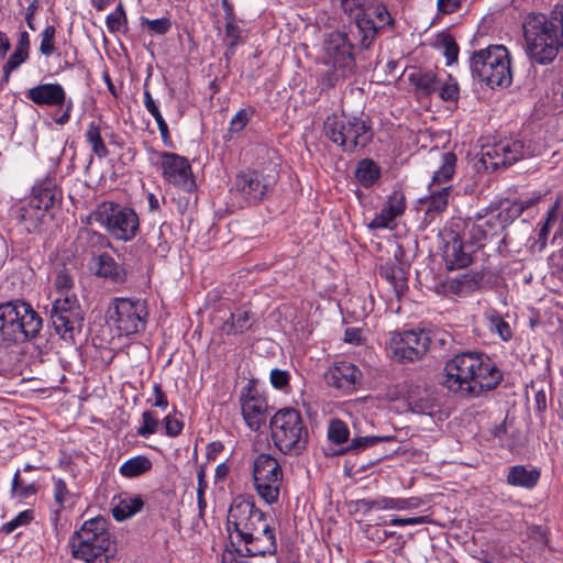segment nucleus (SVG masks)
Segmentation results:
<instances>
[{
	"instance_id": "f257e3e1",
	"label": "nucleus",
	"mask_w": 563,
	"mask_h": 563,
	"mask_svg": "<svg viewBox=\"0 0 563 563\" xmlns=\"http://www.w3.org/2000/svg\"><path fill=\"white\" fill-rule=\"evenodd\" d=\"M501 380V371L482 352L457 354L444 366L443 386L461 397H478L495 389Z\"/></svg>"
},
{
	"instance_id": "f03ea898",
	"label": "nucleus",
	"mask_w": 563,
	"mask_h": 563,
	"mask_svg": "<svg viewBox=\"0 0 563 563\" xmlns=\"http://www.w3.org/2000/svg\"><path fill=\"white\" fill-rule=\"evenodd\" d=\"M228 531L236 534V541L243 543L245 555L264 556L277 551L274 530L265 512L254 503L235 498L228 512Z\"/></svg>"
},
{
	"instance_id": "7ed1b4c3",
	"label": "nucleus",
	"mask_w": 563,
	"mask_h": 563,
	"mask_svg": "<svg viewBox=\"0 0 563 563\" xmlns=\"http://www.w3.org/2000/svg\"><path fill=\"white\" fill-rule=\"evenodd\" d=\"M43 319L21 299L0 302V349L8 350L38 338Z\"/></svg>"
},
{
	"instance_id": "20e7f679",
	"label": "nucleus",
	"mask_w": 563,
	"mask_h": 563,
	"mask_svg": "<svg viewBox=\"0 0 563 563\" xmlns=\"http://www.w3.org/2000/svg\"><path fill=\"white\" fill-rule=\"evenodd\" d=\"M366 2L367 0H341V5L345 13L353 16L349 25L351 36L362 49L368 51L383 32L394 27L395 21L385 4Z\"/></svg>"
},
{
	"instance_id": "39448f33",
	"label": "nucleus",
	"mask_w": 563,
	"mask_h": 563,
	"mask_svg": "<svg viewBox=\"0 0 563 563\" xmlns=\"http://www.w3.org/2000/svg\"><path fill=\"white\" fill-rule=\"evenodd\" d=\"M351 33L343 31H332L324 36L322 43V62L330 67L322 81L327 87H335L339 82L354 75L356 69V60L354 55L356 44L350 38Z\"/></svg>"
},
{
	"instance_id": "423d86ee",
	"label": "nucleus",
	"mask_w": 563,
	"mask_h": 563,
	"mask_svg": "<svg viewBox=\"0 0 563 563\" xmlns=\"http://www.w3.org/2000/svg\"><path fill=\"white\" fill-rule=\"evenodd\" d=\"M269 428L274 445L283 454L298 456L307 449L309 432L297 409L285 407L277 410L271 418Z\"/></svg>"
},
{
	"instance_id": "0eeeda50",
	"label": "nucleus",
	"mask_w": 563,
	"mask_h": 563,
	"mask_svg": "<svg viewBox=\"0 0 563 563\" xmlns=\"http://www.w3.org/2000/svg\"><path fill=\"white\" fill-rule=\"evenodd\" d=\"M62 200V191L51 176L32 187L31 195L18 210V219L27 233H41L49 210Z\"/></svg>"
},
{
	"instance_id": "6e6552de",
	"label": "nucleus",
	"mask_w": 563,
	"mask_h": 563,
	"mask_svg": "<svg viewBox=\"0 0 563 563\" xmlns=\"http://www.w3.org/2000/svg\"><path fill=\"white\" fill-rule=\"evenodd\" d=\"M324 135L344 152L364 148L374 133L368 118L356 115H328L323 122Z\"/></svg>"
},
{
	"instance_id": "1a4fd4ad",
	"label": "nucleus",
	"mask_w": 563,
	"mask_h": 563,
	"mask_svg": "<svg viewBox=\"0 0 563 563\" xmlns=\"http://www.w3.org/2000/svg\"><path fill=\"white\" fill-rule=\"evenodd\" d=\"M470 67L472 76L490 88H506L512 82L509 52L504 45H490L474 52Z\"/></svg>"
},
{
	"instance_id": "9d476101",
	"label": "nucleus",
	"mask_w": 563,
	"mask_h": 563,
	"mask_svg": "<svg viewBox=\"0 0 563 563\" xmlns=\"http://www.w3.org/2000/svg\"><path fill=\"white\" fill-rule=\"evenodd\" d=\"M112 543L108 521L103 517L86 520L69 538L73 558L86 563H93L99 556L107 554ZM106 561H109L108 555Z\"/></svg>"
},
{
	"instance_id": "9b49d317",
	"label": "nucleus",
	"mask_w": 563,
	"mask_h": 563,
	"mask_svg": "<svg viewBox=\"0 0 563 563\" xmlns=\"http://www.w3.org/2000/svg\"><path fill=\"white\" fill-rule=\"evenodd\" d=\"M527 52L531 60L545 65L558 55L562 42L544 14H530L523 23Z\"/></svg>"
},
{
	"instance_id": "f8f14e48",
	"label": "nucleus",
	"mask_w": 563,
	"mask_h": 563,
	"mask_svg": "<svg viewBox=\"0 0 563 563\" xmlns=\"http://www.w3.org/2000/svg\"><path fill=\"white\" fill-rule=\"evenodd\" d=\"M90 218L118 241H132L140 231L137 213L129 207L112 201L99 203Z\"/></svg>"
},
{
	"instance_id": "ddd939ff",
	"label": "nucleus",
	"mask_w": 563,
	"mask_h": 563,
	"mask_svg": "<svg viewBox=\"0 0 563 563\" xmlns=\"http://www.w3.org/2000/svg\"><path fill=\"white\" fill-rule=\"evenodd\" d=\"M253 481L258 496L267 504L278 501L283 485V468L276 457L268 453L258 454L253 462Z\"/></svg>"
},
{
	"instance_id": "4468645a",
	"label": "nucleus",
	"mask_w": 563,
	"mask_h": 563,
	"mask_svg": "<svg viewBox=\"0 0 563 563\" xmlns=\"http://www.w3.org/2000/svg\"><path fill=\"white\" fill-rule=\"evenodd\" d=\"M108 317L121 335H131L144 330L146 305L140 299L114 298L109 306Z\"/></svg>"
},
{
	"instance_id": "2eb2a0df",
	"label": "nucleus",
	"mask_w": 563,
	"mask_h": 563,
	"mask_svg": "<svg viewBox=\"0 0 563 563\" xmlns=\"http://www.w3.org/2000/svg\"><path fill=\"white\" fill-rule=\"evenodd\" d=\"M432 344L431 334L426 330H408L393 333L389 350L393 357L400 362H415L426 355Z\"/></svg>"
},
{
	"instance_id": "dca6fc26",
	"label": "nucleus",
	"mask_w": 563,
	"mask_h": 563,
	"mask_svg": "<svg viewBox=\"0 0 563 563\" xmlns=\"http://www.w3.org/2000/svg\"><path fill=\"white\" fill-rule=\"evenodd\" d=\"M51 320L55 331L64 339H73L80 332L84 323V311L75 296H65L54 300Z\"/></svg>"
},
{
	"instance_id": "f3484780",
	"label": "nucleus",
	"mask_w": 563,
	"mask_h": 563,
	"mask_svg": "<svg viewBox=\"0 0 563 563\" xmlns=\"http://www.w3.org/2000/svg\"><path fill=\"white\" fill-rule=\"evenodd\" d=\"M526 155L527 150L521 140H501L483 148L481 162L486 169L495 170L500 166H509Z\"/></svg>"
},
{
	"instance_id": "a211bd4d",
	"label": "nucleus",
	"mask_w": 563,
	"mask_h": 563,
	"mask_svg": "<svg viewBox=\"0 0 563 563\" xmlns=\"http://www.w3.org/2000/svg\"><path fill=\"white\" fill-rule=\"evenodd\" d=\"M159 166L165 180L174 186L180 187L187 192H192L196 188L191 166L189 161L181 155L162 152L159 154Z\"/></svg>"
},
{
	"instance_id": "6ab92c4d",
	"label": "nucleus",
	"mask_w": 563,
	"mask_h": 563,
	"mask_svg": "<svg viewBox=\"0 0 563 563\" xmlns=\"http://www.w3.org/2000/svg\"><path fill=\"white\" fill-rule=\"evenodd\" d=\"M275 183V177L264 176L257 170L242 172L236 175L232 190L250 202L261 201Z\"/></svg>"
},
{
	"instance_id": "aec40b11",
	"label": "nucleus",
	"mask_w": 563,
	"mask_h": 563,
	"mask_svg": "<svg viewBox=\"0 0 563 563\" xmlns=\"http://www.w3.org/2000/svg\"><path fill=\"white\" fill-rule=\"evenodd\" d=\"M240 402L243 418L251 430L258 431L265 426L267 401L251 384L242 389Z\"/></svg>"
},
{
	"instance_id": "412c9836",
	"label": "nucleus",
	"mask_w": 563,
	"mask_h": 563,
	"mask_svg": "<svg viewBox=\"0 0 563 563\" xmlns=\"http://www.w3.org/2000/svg\"><path fill=\"white\" fill-rule=\"evenodd\" d=\"M362 378V372L350 362H338L327 374V382L329 385L345 391L351 393L356 389Z\"/></svg>"
},
{
	"instance_id": "4be33fe9",
	"label": "nucleus",
	"mask_w": 563,
	"mask_h": 563,
	"mask_svg": "<svg viewBox=\"0 0 563 563\" xmlns=\"http://www.w3.org/2000/svg\"><path fill=\"white\" fill-rule=\"evenodd\" d=\"M26 97L38 106H63L66 92L59 84H41L26 91Z\"/></svg>"
},
{
	"instance_id": "5701e85b",
	"label": "nucleus",
	"mask_w": 563,
	"mask_h": 563,
	"mask_svg": "<svg viewBox=\"0 0 563 563\" xmlns=\"http://www.w3.org/2000/svg\"><path fill=\"white\" fill-rule=\"evenodd\" d=\"M433 156L437 166L429 184L440 186L450 185L449 183L452 180L456 172L457 157L455 153L451 151L441 152L435 150Z\"/></svg>"
},
{
	"instance_id": "b1692460",
	"label": "nucleus",
	"mask_w": 563,
	"mask_h": 563,
	"mask_svg": "<svg viewBox=\"0 0 563 563\" xmlns=\"http://www.w3.org/2000/svg\"><path fill=\"white\" fill-rule=\"evenodd\" d=\"M429 196L419 200L420 205L426 207V214H440L448 208L449 200L453 192L452 185H428Z\"/></svg>"
},
{
	"instance_id": "393cba45",
	"label": "nucleus",
	"mask_w": 563,
	"mask_h": 563,
	"mask_svg": "<svg viewBox=\"0 0 563 563\" xmlns=\"http://www.w3.org/2000/svg\"><path fill=\"white\" fill-rule=\"evenodd\" d=\"M406 208L405 195L401 191H394L386 205L382 208L380 213L377 214L369 223L371 229H384L389 225L391 221L400 216Z\"/></svg>"
},
{
	"instance_id": "a878e982",
	"label": "nucleus",
	"mask_w": 563,
	"mask_h": 563,
	"mask_svg": "<svg viewBox=\"0 0 563 563\" xmlns=\"http://www.w3.org/2000/svg\"><path fill=\"white\" fill-rule=\"evenodd\" d=\"M541 477L538 468H528L525 465H514L508 468L507 484L515 487L532 489L537 486Z\"/></svg>"
},
{
	"instance_id": "bb28decb",
	"label": "nucleus",
	"mask_w": 563,
	"mask_h": 563,
	"mask_svg": "<svg viewBox=\"0 0 563 563\" xmlns=\"http://www.w3.org/2000/svg\"><path fill=\"white\" fill-rule=\"evenodd\" d=\"M408 81L417 92L430 96L440 89L442 79L432 70L416 69L408 74Z\"/></svg>"
},
{
	"instance_id": "cd10ccee",
	"label": "nucleus",
	"mask_w": 563,
	"mask_h": 563,
	"mask_svg": "<svg viewBox=\"0 0 563 563\" xmlns=\"http://www.w3.org/2000/svg\"><path fill=\"white\" fill-rule=\"evenodd\" d=\"M379 273L393 286L397 296L408 289L407 271L401 263L387 262L380 266Z\"/></svg>"
},
{
	"instance_id": "c85d7f7f",
	"label": "nucleus",
	"mask_w": 563,
	"mask_h": 563,
	"mask_svg": "<svg viewBox=\"0 0 563 563\" xmlns=\"http://www.w3.org/2000/svg\"><path fill=\"white\" fill-rule=\"evenodd\" d=\"M444 260L449 269H457L471 263V255L464 251L461 238L454 234L444 249Z\"/></svg>"
},
{
	"instance_id": "c756f323",
	"label": "nucleus",
	"mask_w": 563,
	"mask_h": 563,
	"mask_svg": "<svg viewBox=\"0 0 563 563\" xmlns=\"http://www.w3.org/2000/svg\"><path fill=\"white\" fill-rule=\"evenodd\" d=\"M96 274L117 284H122L126 279L125 269L108 253L98 256Z\"/></svg>"
},
{
	"instance_id": "7c9ffc66",
	"label": "nucleus",
	"mask_w": 563,
	"mask_h": 563,
	"mask_svg": "<svg viewBox=\"0 0 563 563\" xmlns=\"http://www.w3.org/2000/svg\"><path fill=\"white\" fill-rule=\"evenodd\" d=\"M479 222L485 230V233L489 240L499 236L505 229L512 222L509 212L505 209L497 214H490L489 217H478Z\"/></svg>"
},
{
	"instance_id": "2f4dec72",
	"label": "nucleus",
	"mask_w": 563,
	"mask_h": 563,
	"mask_svg": "<svg viewBox=\"0 0 563 563\" xmlns=\"http://www.w3.org/2000/svg\"><path fill=\"white\" fill-rule=\"evenodd\" d=\"M253 321V314L249 310L238 309L235 312H231L230 319L223 323L222 330L228 335L243 333L252 327Z\"/></svg>"
},
{
	"instance_id": "473e14b6",
	"label": "nucleus",
	"mask_w": 563,
	"mask_h": 563,
	"mask_svg": "<svg viewBox=\"0 0 563 563\" xmlns=\"http://www.w3.org/2000/svg\"><path fill=\"white\" fill-rule=\"evenodd\" d=\"M144 501L141 496H124L112 509L115 520L123 521L142 510Z\"/></svg>"
},
{
	"instance_id": "72a5a7b5",
	"label": "nucleus",
	"mask_w": 563,
	"mask_h": 563,
	"mask_svg": "<svg viewBox=\"0 0 563 563\" xmlns=\"http://www.w3.org/2000/svg\"><path fill=\"white\" fill-rule=\"evenodd\" d=\"M355 177L365 188L372 187L380 177V167L371 158L358 162Z\"/></svg>"
},
{
	"instance_id": "f704fd0d",
	"label": "nucleus",
	"mask_w": 563,
	"mask_h": 563,
	"mask_svg": "<svg viewBox=\"0 0 563 563\" xmlns=\"http://www.w3.org/2000/svg\"><path fill=\"white\" fill-rule=\"evenodd\" d=\"M153 464L145 455H137L126 460L119 468V473L125 478H134L151 471Z\"/></svg>"
},
{
	"instance_id": "c9c22d12",
	"label": "nucleus",
	"mask_w": 563,
	"mask_h": 563,
	"mask_svg": "<svg viewBox=\"0 0 563 563\" xmlns=\"http://www.w3.org/2000/svg\"><path fill=\"white\" fill-rule=\"evenodd\" d=\"M144 107L154 117L164 144L167 146H172V140H170V135H169V131H168V125H167L166 121L164 120L154 99L152 98L151 92L147 89L144 90Z\"/></svg>"
},
{
	"instance_id": "e433bc0d",
	"label": "nucleus",
	"mask_w": 563,
	"mask_h": 563,
	"mask_svg": "<svg viewBox=\"0 0 563 563\" xmlns=\"http://www.w3.org/2000/svg\"><path fill=\"white\" fill-rule=\"evenodd\" d=\"M85 139L87 143L90 144L95 155H97L99 158L108 156L109 151L101 136V129L98 122L91 121L88 124L87 131L85 133Z\"/></svg>"
},
{
	"instance_id": "4c0bfd02",
	"label": "nucleus",
	"mask_w": 563,
	"mask_h": 563,
	"mask_svg": "<svg viewBox=\"0 0 563 563\" xmlns=\"http://www.w3.org/2000/svg\"><path fill=\"white\" fill-rule=\"evenodd\" d=\"M409 408L417 413L431 415L435 404L434 399L427 393V390L411 393L408 396Z\"/></svg>"
},
{
	"instance_id": "58836bf2",
	"label": "nucleus",
	"mask_w": 563,
	"mask_h": 563,
	"mask_svg": "<svg viewBox=\"0 0 563 563\" xmlns=\"http://www.w3.org/2000/svg\"><path fill=\"white\" fill-rule=\"evenodd\" d=\"M225 9V37L228 40V48L233 53L234 48L240 44L241 29L236 24L232 9L228 4L227 0L223 1Z\"/></svg>"
},
{
	"instance_id": "ea45409f",
	"label": "nucleus",
	"mask_w": 563,
	"mask_h": 563,
	"mask_svg": "<svg viewBox=\"0 0 563 563\" xmlns=\"http://www.w3.org/2000/svg\"><path fill=\"white\" fill-rule=\"evenodd\" d=\"M563 206V194H559L553 206L549 209L545 222L540 228L538 234V241L542 247L547 245L548 235L550 233V228L552 223H554L559 217V212Z\"/></svg>"
},
{
	"instance_id": "a19ab883",
	"label": "nucleus",
	"mask_w": 563,
	"mask_h": 563,
	"mask_svg": "<svg viewBox=\"0 0 563 563\" xmlns=\"http://www.w3.org/2000/svg\"><path fill=\"white\" fill-rule=\"evenodd\" d=\"M486 319L489 330L497 333L503 341H509L512 338L510 324L496 310L488 311Z\"/></svg>"
},
{
	"instance_id": "79ce46f5",
	"label": "nucleus",
	"mask_w": 563,
	"mask_h": 563,
	"mask_svg": "<svg viewBox=\"0 0 563 563\" xmlns=\"http://www.w3.org/2000/svg\"><path fill=\"white\" fill-rule=\"evenodd\" d=\"M377 510H407L413 509L419 506L416 498H393V497H378Z\"/></svg>"
},
{
	"instance_id": "37998d69",
	"label": "nucleus",
	"mask_w": 563,
	"mask_h": 563,
	"mask_svg": "<svg viewBox=\"0 0 563 563\" xmlns=\"http://www.w3.org/2000/svg\"><path fill=\"white\" fill-rule=\"evenodd\" d=\"M389 437L361 435L356 434L342 453H358L367 448H372L380 442L388 441Z\"/></svg>"
},
{
	"instance_id": "c03bdc74",
	"label": "nucleus",
	"mask_w": 563,
	"mask_h": 563,
	"mask_svg": "<svg viewBox=\"0 0 563 563\" xmlns=\"http://www.w3.org/2000/svg\"><path fill=\"white\" fill-rule=\"evenodd\" d=\"M328 438L336 445L346 443L350 438L347 424L340 419L331 420L328 428Z\"/></svg>"
},
{
	"instance_id": "a18cd8bd",
	"label": "nucleus",
	"mask_w": 563,
	"mask_h": 563,
	"mask_svg": "<svg viewBox=\"0 0 563 563\" xmlns=\"http://www.w3.org/2000/svg\"><path fill=\"white\" fill-rule=\"evenodd\" d=\"M55 35L56 29L54 25H47L40 34L41 43L38 51L45 57H51L55 51Z\"/></svg>"
},
{
	"instance_id": "49530a36",
	"label": "nucleus",
	"mask_w": 563,
	"mask_h": 563,
	"mask_svg": "<svg viewBox=\"0 0 563 563\" xmlns=\"http://www.w3.org/2000/svg\"><path fill=\"white\" fill-rule=\"evenodd\" d=\"M465 230L468 241L477 247H483L486 241H489L485 230L483 229L479 219L476 221H470L465 224Z\"/></svg>"
},
{
	"instance_id": "de8ad7c7",
	"label": "nucleus",
	"mask_w": 563,
	"mask_h": 563,
	"mask_svg": "<svg viewBox=\"0 0 563 563\" xmlns=\"http://www.w3.org/2000/svg\"><path fill=\"white\" fill-rule=\"evenodd\" d=\"M106 23L111 33L120 32L125 29L128 18L122 3H119L115 10L107 16Z\"/></svg>"
},
{
	"instance_id": "09e8293b",
	"label": "nucleus",
	"mask_w": 563,
	"mask_h": 563,
	"mask_svg": "<svg viewBox=\"0 0 563 563\" xmlns=\"http://www.w3.org/2000/svg\"><path fill=\"white\" fill-rule=\"evenodd\" d=\"M30 52L15 47L14 52L9 56L7 63L3 65V76L5 80L9 79L10 74L18 69L24 62L27 60Z\"/></svg>"
},
{
	"instance_id": "8fccbe9b",
	"label": "nucleus",
	"mask_w": 563,
	"mask_h": 563,
	"mask_svg": "<svg viewBox=\"0 0 563 563\" xmlns=\"http://www.w3.org/2000/svg\"><path fill=\"white\" fill-rule=\"evenodd\" d=\"M11 494L13 497L26 499L36 494V487L34 484H25L20 477V472L16 471L12 479Z\"/></svg>"
},
{
	"instance_id": "3c124183",
	"label": "nucleus",
	"mask_w": 563,
	"mask_h": 563,
	"mask_svg": "<svg viewBox=\"0 0 563 563\" xmlns=\"http://www.w3.org/2000/svg\"><path fill=\"white\" fill-rule=\"evenodd\" d=\"M161 424L159 419L153 411L146 410L142 415V426L137 429V434L142 438H148L157 432Z\"/></svg>"
},
{
	"instance_id": "603ef678",
	"label": "nucleus",
	"mask_w": 563,
	"mask_h": 563,
	"mask_svg": "<svg viewBox=\"0 0 563 563\" xmlns=\"http://www.w3.org/2000/svg\"><path fill=\"white\" fill-rule=\"evenodd\" d=\"M54 287L64 297L69 296L68 292L74 287V277L69 269L63 267L57 272L54 279Z\"/></svg>"
},
{
	"instance_id": "864d4df0",
	"label": "nucleus",
	"mask_w": 563,
	"mask_h": 563,
	"mask_svg": "<svg viewBox=\"0 0 563 563\" xmlns=\"http://www.w3.org/2000/svg\"><path fill=\"white\" fill-rule=\"evenodd\" d=\"M483 282L482 273H471L461 276L457 280V292H468L478 289Z\"/></svg>"
},
{
	"instance_id": "5fc2aeb1",
	"label": "nucleus",
	"mask_w": 563,
	"mask_h": 563,
	"mask_svg": "<svg viewBox=\"0 0 563 563\" xmlns=\"http://www.w3.org/2000/svg\"><path fill=\"white\" fill-rule=\"evenodd\" d=\"M540 200L541 195H537L526 199H519L505 210L509 212L510 219L514 221L516 218L520 217L525 210L536 206Z\"/></svg>"
},
{
	"instance_id": "6e6d98bb",
	"label": "nucleus",
	"mask_w": 563,
	"mask_h": 563,
	"mask_svg": "<svg viewBox=\"0 0 563 563\" xmlns=\"http://www.w3.org/2000/svg\"><path fill=\"white\" fill-rule=\"evenodd\" d=\"M444 101H456L459 99L460 89L457 82L449 75L448 80L440 85V89L437 91Z\"/></svg>"
},
{
	"instance_id": "4d7b16f0",
	"label": "nucleus",
	"mask_w": 563,
	"mask_h": 563,
	"mask_svg": "<svg viewBox=\"0 0 563 563\" xmlns=\"http://www.w3.org/2000/svg\"><path fill=\"white\" fill-rule=\"evenodd\" d=\"M141 24H142V26H146V29L150 32H152L154 34H158V35L166 34L172 26L170 20L167 18L150 20L147 18L142 16Z\"/></svg>"
},
{
	"instance_id": "13d9d810",
	"label": "nucleus",
	"mask_w": 563,
	"mask_h": 563,
	"mask_svg": "<svg viewBox=\"0 0 563 563\" xmlns=\"http://www.w3.org/2000/svg\"><path fill=\"white\" fill-rule=\"evenodd\" d=\"M53 483H54V499H55V503L58 504V506H59V508L57 510V512H59L60 509L64 508V504L66 501H68V499L70 498V493H69L64 479L53 477Z\"/></svg>"
},
{
	"instance_id": "bf43d9fd",
	"label": "nucleus",
	"mask_w": 563,
	"mask_h": 563,
	"mask_svg": "<svg viewBox=\"0 0 563 563\" xmlns=\"http://www.w3.org/2000/svg\"><path fill=\"white\" fill-rule=\"evenodd\" d=\"M33 519V514L31 510L21 511L18 516H15L10 521L5 522L1 530L2 532L9 534L12 533L20 526L27 525Z\"/></svg>"
},
{
	"instance_id": "052dcab7",
	"label": "nucleus",
	"mask_w": 563,
	"mask_h": 563,
	"mask_svg": "<svg viewBox=\"0 0 563 563\" xmlns=\"http://www.w3.org/2000/svg\"><path fill=\"white\" fill-rule=\"evenodd\" d=\"M253 114L252 109H241L230 122V132L238 133L242 131Z\"/></svg>"
},
{
	"instance_id": "680f3d73",
	"label": "nucleus",
	"mask_w": 563,
	"mask_h": 563,
	"mask_svg": "<svg viewBox=\"0 0 563 563\" xmlns=\"http://www.w3.org/2000/svg\"><path fill=\"white\" fill-rule=\"evenodd\" d=\"M289 372L279 368L272 369L269 375L272 386L279 390H286V388L289 386Z\"/></svg>"
},
{
	"instance_id": "e2e57ef3",
	"label": "nucleus",
	"mask_w": 563,
	"mask_h": 563,
	"mask_svg": "<svg viewBox=\"0 0 563 563\" xmlns=\"http://www.w3.org/2000/svg\"><path fill=\"white\" fill-rule=\"evenodd\" d=\"M548 19L551 24H553L554 31L559 33L563 48V3H558L551 11L550 18Z\"/></svg>"
},
{
	"instance_id": "0e129e2a",
	"label": "nucleus",
	"mask_w": 563,
	"mask_h": 563,
	"mask_svg": "<svg viewBox=\"0 0 563 563\" xmlns=\"http://www.w3.org/2000/svg\"><path fill=\"white\" fill-rule=\"evenodd\" d=\"M441 43L444 47V55L448 59V64H452L457 59L459 55V46L450 35H444L441 40Z\"/></svg>"
},
{
	"instance_id": "69168bd1",
	"label": "nucleus",
	"mask_w": 563,
	"mask_h": 563,
	"mask_svg": "<svg viewBox=\"0 0 563 563\" xmlns=\"http://www.w3.org/2000/svg\"><path fill=\"white\" fill-rule=\"evenodd\" d=\"M163 421L165 424V432L168 437H176L181 432L184 424L176 418V416L167 415Z\"/></svg>"
},
{
	"instance_id": "338daca9",
	"label": "nucleus",
	"mask_w": 563,
	"mask_h": 563,
	"mask_svg": "<svg viewBox=\"0 0 563 563\" xmlns=\"http://www.w3.org/2000/svg\"><path fill=\"white\" fill-rule=\"evenodd\" d=\"M465 0H438V10L442 14L453 13L459 10Z\"/></svg>"
},
{
	"instance_id": "774afa93",
	"label": "nucleus",
	"mask_w": 563,
	"mask_h": 563,
	"mask_svg": "<svg viewBox=\"0 0 563 563\" xmlns=\"http://www.w3.org/2000/svg\"><path fill=\"white\" fill-rule=\"evenodd\" d=\"M153 393H154V396H155V400L153 402V406L162 408L163 410H165L168 407V400H167V397H166L165 393L162 389L161 384L155 383L153 385Z\"/></svg>"
}]
</instances>
